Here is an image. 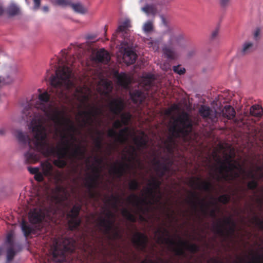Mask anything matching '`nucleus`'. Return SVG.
Instances as JSON below:
<instances>
[{
	"mask_svg": "<svg viewBox=\"0 0 263 263\" xmlns=\"http://www.w3.org/2000/svg\"><path fill=\"white\" fill-rule=\"evenodd\" d=\"M21 229L25 237L29 236L34 231V228L27 223L25 220H23L21 223Z\"/></svg>",
	"mask_w": 263,
	"mask_h": 263,
	"instance_id": "nucleus-32",
	"label": "nucleus"
},
{
	"mask_svg": "<svg viewBox=\"0 0 263 263\" xmlns=\"http://www.w3.org/2000/svg\"><path fill=\"white\" fill-rule=\"evenodd\" d=\"M129 165L127 163H120L118 166L116 165L112 166L111 172L117 178H120L126 173L127 170L129 168Z\"/></svg>",
	"mask_w": 263,
	"mask_h": 263,
	"instance_id": "nucleus-23",
	"label": "nucleus"
},
{
	"mask_svg": "<svg viewBox=\"0 0 263 263\" xmlns=\"http://www.w3.org/2000/svg\"><path fill=\"white\" fill-rule=\"evenodd\" d=\"M250 115L254 117L260 119L263 116V108L258 104L253 105L250 108Z\"/></svg>",
	"mask_w": 263,
	"mask_h": 263,
	"instance_id": "nucleus-30",
	"label": "nucleus"
},
{
	"mask_svg": "<svg viewBox=\"0 0 263 263\" xmlns=\"http://www.w3.org/2000/svg\"><path fill=\"white\" fill-rule=\"evenodd\" d=\"M218 163L220 165L218 168L219 175H216V179L218 181L223 180L225 181L231 182L243 176V178H250L254 179V175L252 171L247 172L243 166L237 161L232 162L231 157H227L224 161L219 159Z\"/></svg>",
	"mask_w": 263,
	"mask_h": 263,
	"instance_id": "nucleus-4",
	"label": "nucleus"
},
{
	"mask_svg": "<svg viewBox=\"0 0 263 263\" xmlns=\"http://www.w3.org/2000/svg\"><path fill=\"white\" fill-rule=\"evenodd\" d=\"M95 60L98 62L107 64L110 61V56L104 49H101L97 52Z\"/></svg>",
	"mask_w": 263,
	"mask_h": 263,
	"instance_id": "nucleus-26",
	"label": "nucleus"
},
{
	"mask_svg": "<svg viewBox=\"0 0 263 263\" xmlns=\"http://www.w3.org/2000/svg\"><path fill=\"white\" fill-rule=\"evenodd\" d=\"M81 209L80 204H76L67 214V216L69 218L68 224L70 230L76 229L80 226L81 220L79 216Z\"/></svg>",
	"mask_w": 263,
	"mask_h": 263,
	"instance_id": "nucleus-16",
	"label": "nucleus"
},
{
	"mask_svg": "<svg viewBox=\"0 0 263 263\" xmlns=\"http://www.w3.org/2000/svg\"><path fill=\"white\" fill-rule=\"evenodd\" d=\"M41 166L43 174L45 176H50L52 175L53 166L48 161L42 162L41 163Z\"/></svg>",
	"mask_w": 263,
	"mask_h": 263,
	"instance_id": "nucleus-31",
	"label": "nucleus"
},
{
	"mask_svg": "<svg viewBox=\"0 0 263 263\" xmlns=\"http://www.w3.org/2000/svg\"><path fill=\"white\" fill-rule=\"evenodd\" d=\"M93 159L95 162L98 164H101L103 162L102 159L99 158L98 156H95Z\"/></svg>",
	"mask_w": 263,
	"mask_h": 263,
	"instance_id": "nucleus-63",
	"label": "nucleus"
},
{
	"mask_svg": "<svg viewBox=\"0 0 263 263\" xmlns=\"http://www.w3.org/2000/svg\"><path fill=\"white\" fill-rule=\"evenodd\" d=\"M97 134L99 136L95 139V146L98 150H101L102 148V134L100 131H97Z\"/></svg>",
	"mask_w": 263,
	"mask_h": 263,
	"instance_id": "nucleus-41",
	"label": "nucleus"
},
{
	"mask_svg": "<svg viewBox=\"0 0 263 263\" xmlns=\"http://www.w3.org/2000/svg\"><path fill=\"white\" fill-rule=\"evenodd\" d=\"M130 148H131L132 151H128V153L129 154L131 159H134V157L136 154V149L133 146H131Z\"/></svg>",
	"mask_w": 263,
	"mask_h": 263,
	"instance_id": "nucleus-55",
	"label": "nucleus"
},
{
	"mask_svg": "<svg viewBox=\"0 0 263 263\" xmlns=\"http://www.w3.org/2000/svg\"><path fill=\"white\" fill-rule=\"evenodd\" d=\"M44 108L49 122L52 121L55 124L56 130H58V127H66L68 132L72 133L70 135L71 139L73 141H76L77 138L73 133H75L77 129L71 120L65 117V109L53 108L51 106L44 107Z\"/></svg>",
	"mask_w": 263,
	"mask_h": 263,
	"instance_id": "nucleus-7",
	"label": "nucleus"
},
{
	"mask_svg": "<svg viewBox=\"0 0 263 263\" xmlns=\"http://www.w3.org/2000/svg\"><path fill=\"white\" fill-rule=\"evenodd\" d=\"M153 161L154 165L156 166V171L160 178L163 177L166 173L170 172L171 163L170 165L164 162H161L156 158H154Z\"/></svg>",
	"mask_w": 263,
	"mask_h": 263,
	"instance_id": "nucleus-22",
	"label": "nucleus"
},
{
	"mask_svg": "<svg viewBox=\"0 0 263 263\" xmlns=\"http://www.w3.org/2000/svg\"><path fill=\"white\" fill-rule=\"evenodd\" d=\"M253 223H254L260 229L263 230V220L260 219L258 216H255L252 218Z\"/></svg>",
	"mask_w": 263,
	"mask_h": 263,
	"instance_id": "nucleus-47",
	"label": "nucleus"
},
{
	"mask_svg": "<svg viewBox=\"0 0 263 263\" xmlns=\"http://www.w3.org/2000/svg\"><path fill=\"white\" fill-rule=\"evenodd\" d=\"M253 44L252 43L246 42L243 45L240 54L243 55L249 54L253 51Z\"/></svg>",
	"mask_w": 263,
	"mask_h": 263,
	"instance_id": "nucleus-37",
	"label": "nucleus"
},
{
	"mask_svg": "<svg viewBox=\"0 0 263 263\" xmlns=\"http://www.w3.org/2000/svg\"><path fill=\"white\" fill-rule=\"evenodd\" d=\"M218 34V29H216L215 30H214L211 35V37L213 39H214L217 37Z\"/></svg>",
	"mask_w": 263,
	"mask_h": 263,
	"instance_id": "nucleus-64",
	"label": "nucleus"
},
{
	"mask_svg": "<svg viewBox=\"0 0 263 263\" xmlns=\"http://www.w3.org/2000/svg\"><path fill=\"white\" fill-rule=\"evenodd\" d=\"M17 72V68L15 65L7 67L6 68V76L3 78L4 83L10 84L12 83Z\"/></svg>",
	"mask_w": 263,
	"mask_h": 263,
	"instance_id": "nucleus-24",
	"label": "nucleus"
},
{
	"mask_svg": "<svg viewBox=\"0 0 263 263\" xmlns=\"http://www.w3.org/2000/svg\"><path fill=\"white\" fill-rule=\"evenodd\" d=\"M191 199L189 201L195 210H196L197 205H199L202 213L206 215L208 213V205L205 203L203 199H200L198 195L195 192H190Z\"/></svg>",
	"mask_w": 263,
	"mask_h": 263,
	"instance_id": "nucleus-20",
	"label": "nucleus"
},
{
	"mask_svg": "<svg viewBox=\"0 0 263 263\" xmlns=\"http://www.w3.org/2000/svg\"><path fill=\"white\" fill-rule=\"evenodd\" d=\"M127 201L136 208V213L139 215V219L141 221L145 220L143 215L149 211L148 208L144 205L154 204V201H148L145 198H140L135 194H132L129 196L127 198Z\"/></svg>",
	"mask_w": 263,
	"mask_h": 263,
	"instance_id": "nucleus-12",
	"label": "nucleus"
},
{
	"mask_svg": "<svg viewBox=\"0 0 263 263\" xmlns=\"http://www.w3.org/2000/svg\"><path fill=\"white\" fill-rule=\"evenodd\" d=\"M71 7L73 9L77 12L84 13L86 12V9L81 4H72Z\"/></svg>",
	"mask_w": 263,
	"mask_h": 263,
	"instance_id": "nucleus-42",
	"label": "nucleus"
},
{
	"mask_svg": "<svg viewBox=\"0 0 263 263\" xmlns=\"http://www.w3.org/2000/svg\"><path fill=\"white\" fill-rule=\"evenodd\" d=\"M44 175L41 172H39L34 175V179L38 182H42L44 180Z\"/></svg>",
	"mask_w": 263,
	"mask_h": 263,
	"instance_id": "nucleus-53",
	"label": "nucleus"
},
{
	"mask_svg": "<svg viewBox=\"0 0 263 263\" xmlns=\"http://www.w3.org/2000/svg\"><path fill=\"white\" fill-rule=\"evenodd\" d=\"M73 243L69 239H65L63 241L62 246L56 243L52 247V255L53 260L57 263L63 262L66 258L65 253L67 252H72L73 250Z\"/></svg>",
	"mask_w": 263,
	"mask_h": 263,
	"instance_id": "nucleus-10",
	"label": "nucleus"
},
{
	"mask_svg": "<svg viewBox=\"0 0 263 263\" xmlns=\"http://www.w3.org/2000/svg\"><path fill=\"white\" fill-rule=\"evenodd\" d=\"M124 125L122 124V122L120 120H116L113 123V127L115 129L120 128Z\"/></svg>",
	"mask_w": 263,
	"mask_h": 263,
	"instance_id": "nucleus-54",
	"label": "nucleus"
},
{
	"mask_svg": "<svg viewBox=\"0 0 263 263\" xmlns=\"http://www.w3.org/2000/svg\"><path fill=\"white\" fill-rule=\"evenodd\" d=\"M93 174L88 175L85 179L84 185L88 190V195L90 198H96L97 194L94 192L99 185V179L100 177V173L97 167L93 168Z\"/></svg>",
	"mask_w": 263,
	"mask_h": 263,
	"instance_id": "nucleus-13",
	"label": "nucleus"
},
{
	"mask_svg": "<svg viewBox=\"0 0 263 263\" xmlns=\"http://www.w3.org/2000/svg\"><path fill=\"white\" fill-rule=\"evenodd\" d=\"M161 182L160 180L156 178H153L151 180L149 181L148 187L146 190V193L152 197L154 199L155 197V190L159 189Z\"/></svg>",
	"mask_w": 263,
	"mask_h": 263,
	"instance_id": "nucleus-25",
	"label": "nucleus"
},
{
	"mask_svg": "<svg viewBox=\"0 0 263 263\" xmlns=\"http://www.w3.org/2000/svg\"><path fill=\"white\" fill-rule=\"evenodd\" d=\"M134 143L138 149L146 148L147 147V140L143 137H136L134 139Z\"/></svg>",
	"mask_w": 263,
	"mask_h": 263,
	"instance_id": "nucleus-33",
	"label": "nucleus"
},
{
	"mask_svg": "<svg viewBox=\"0 0 263 263\" xmlns=\"http://www.w3.org/2000/svg\"><path fill=\"white\" fill-rule=\"evenodd\" d=\"M101 113V110L100 108L92 106L91 109L88 110L81 111L79 112V115L84 118L81 121V126L85 127L86 126L92 125L93 122V118L97 117Z\"/></svg>",
	"mask_w": 263,
	"mask_h": 263,
	"instance_id": "nucleus-15",
	"label": "nucleus"
},
{
	"mask_svg": "<svg viewBox=\"0 0 263 263\" xmlns=\"http://www.w3.org/2000/svg\"><path fill=\"white\" fill-rule=\"evenodd\" d=\"M98 224L101 228L104 234L107 235L110 240L121 238L122 235L118 228H114V221L106 219L102 216L98 218Z\"/></svg>",
	"mask_w": 263,
	"mask_h": 263,
	"instance_id": "nucleus-9",
	"label": "nucleus"
},
{
	"mask_svg": "<svg viewBox=\"0 0 263 263\" xmlns=\"http://www.w3.org/2000/svg\"><path fill=\"white\" fill-rule=\"evenodd\" d=\"M28 170L31 174H33L34 175L39 172V168L37 167H28Z\"/></svg>",
	"mask_w": 263,
	"mask_h": 263,
	"instance_id": "nucleus-56",
	"label": "nucleus"
},
{
	"mask_svg": "<svg viewBox=\"0 0 263 263\" xmlns=\"http://www.w3.org/2000/svg\"><path fill=\"white\" fill-rule=\"evenodd\" d=\"M223 223L225 225L229 226L230 227L233 225H235V222L232 219L231 217H228L224 219L223 221Z\"/></svg>",
	"mask_w": 263,
	"mask_h": 263,
	"instance_id": "nucleus-52",
	"label": "nucleus"
},
{
	"mask_svg": "<svg viewBox=\"0 0 263 263\" xmlns=\"http://www.w3.org/2000/svg\"><path fill=\"white\" fill-rule=\"evenodd\" d=\"M51 192L53 194L51 198L55 203H50L46 207L35 208L30 211L29 219L31 223L36 224L43 220L46 222L53 221L59 210V205L63 204L68 200L69 194L65 187L57 185Z\"/></svg>",
	"mask_w": 263,
	"mask_h": 263,
	"instance_id": "nucleus-3",
	"label": "nucleus"
},
{
	"mask_svg": "<svg viewBox=\"0 0 263 263\" xmlns=\"http://www.w3.org/2000/svg\"><path fill=\"white\" fill-rule=\"evenodd\" d=\"M236 224L231 226H229L228 233L231 234H233L235 232Z\"/></svg>",
	"mask_w": 263,
	"mask_h": 263,
	"instance_id": "nucleus-60",
	"label": "nucleus"
},
{
	"mask_svg": "<svg viewBox=\"0 0 263 263\" xmlns=\"http://www.w3.org/2000/svg\"><path fill=\"white\" fill-rule=\"evenodd\" d=\"M140 187V184L136 180H132L129 183V189L132 191H136Z\"/></svg>",
	"mask_w": 263,
	"mask_h": 263,
	"instance_id": "nucleus-45",
	"label": "nucleus"
},
{
	"mask_svg": "<svg viewBox=\"0 0 263 263\" xmlns=\"http://www.w3.org/2000/svg\"><path fill=\"white\" fill-rule=\"evenodd\" d=\"M57 4L61 6H66L69 4L67 0H57Z\"/></svg>",
	"mask_w": 263,
	"mask_h": 263,
	"instance_id": "nucleus-59",
	"label": "nucleus"
},
{
	"mask_svg": "<svg viewBox=\"0 0 263 263\" xmlns=\"http://www.w3.org/2000/svg\"><path fill=\"white\" fill-rule=\"evenodd\" d=\"M129 21L128 20H126L124 22L122 23V24L119 25L116 30L117 33L119 32H124L125 33H127L126 30L128 27H130L129 26Z\"/></svg>",
	"mask_w": 263,
	"mask_h": 263,
	"instance_id": "nucleus-40",
	"label": "nucleus"
},
{
	"mask_svg": "<svg viewBox=\"0 0 263 263\" xmlns=\"http://www.w3.org/2000/svg\"><path fill=\"white\" fill-rule=\"evenodd\" d=\"M130 96L132 101L136 104H142L145 98L144 93L139 90L130 92Z\"/></svg>",
	"mask_w": 263,
	"mask_h": 263,
	"instance_id": "nucleus-27",
	"label": "nucleus"
},
{
	"mask_svg": "<svg viewBox=\"0 0 263 263\" xmlns=\"http://www.w3.org/2000/svg\"><path fill=\"white\" fill-rule=\"evenodd\" d=\"M6 242L9 245V247H14L13 234L12 232L9 233L7 234Z\"/></svg>",
	"mask_w": 263,
	"mask_h": 263,
	"instance_id": "nucleus-49",
	"label": "nucleus"
},
{
	"mask_svg": "<svg viewBox=\"0 0 263 263\" xmlns=\"http://www.w3.org/2000/svg\"><path fill=\"white\" fill-rule=\"evenodd\" d=\"M15 255L13 247H9L7 251V260L8 261L12 260Z\"/></svg>",
	"mask_w": 263,
	"mask_h": 263,
	"instance_id": "nucleus-43",
	"label": "nucleus"
},
{
	"mask_svg": "<svg viewBox=\"0 0 263 263\" xmlns=\"http://www.w3.org/2000/svg\"><path fill=\"white\" fill-rule=\"evenodd\" d=\"M19 8L14 4L10 5L7 9V13L10 16H14L20 13Z\"/></svg>",
	"mask_w": 263,
	"mask_h": 263,
	"instance_id": "nucleus-38",
	"label": "nucleus"
},
{
	"mask_svg": "<svg viewBox=\"0 0 263 263\" xmlns=\"http://www.w3.org/2000/svg\"><path fill=\"white\" fill-rule=\"evenodd\" d=\"M190 185L196 187L199 190H202L207 192H211L213 189V186L210 181H203L200 177L193 178L190 181Z\"/></svg>",
	"mask_w": 263,
	"mask_h": 263,
	"instance_id": "nucleus-19",
	"label": "nucleus"
},
{
	"mask_svg": "<svg viewBox=\"0 0 263 263\" xmlns=\"http://www.w3.org/2000/svg\"><path fill=\"white\" fill-rule=\"evenodd\" d=\"M50 145L54 148L55 151L53 154L47 155L43 152L40 151L36 147L32 146L29 147V151L25 154V161L27 163H35L38 162L42 154L46 157L50 156H56L57 159L53 161L54 165L60 168H64L67 164L66 158L73 161L82 160L85 158L86 148L82 147L81 145L74 144L73 142L70 143L69 140H66V147L62 148H58Z\"/></svg>",
	"mask_w": 263,
	"mask_h": 263,
	"instance_id": "nucleus-2",
	"label": "nucleus"
},
{
	"mask_svg": "<svg viewBox=\"0 0 263 263\" xmlns=\"http://www.w3.org/2000/svg\"><path fill=\"white\" fill-rule=\"evenodd\" d=\"M129 133V128L125 127L121 129L118 133L117 142L120 144H124L128 140V136Z\"/></svg>",
	"mask_w": 263,
	"mask_h": 263,
	"instance_id": "nucleus-29",
	"label": "nucleus"
},
{
	"mask_svg": "<svg viewBox=\"0 0 263 263\" xmlns=\"http://www.w3.org/2000/svg\"><path fill=\"white\" fill-rule=\"evenodd\" d=\"M105 216L106 217V218H105L106 219H109L110 220H111V218H113L114 215L113 213L109 210H108L105 214Z\"/></svg>",
	"mask_w": 263,
	"mask_h": 263,
	"instance_id": "nucleus-58",
	"label": "nucleus"
},
{
	"mask_svg": "<svg viewBox=\"0 0 263 263\" xmlns=\"http://www.w3.org/2000/svg\"><path fill=\"white\" fill-rule=\"evenodd\" d=\"M122 216L128 221L132 222H136L137 221V216L132 213L127 209L123 208L121 211Z\"/></svg>",
	"mask_w": 263,
	"mask_h": 263,
	"instance_id": "nucleus-34",
	"label": "nucleus"
},
{
	"mask_svg": "<svg viewBox=\"0 0 263 263\" xmlns=\"http://www.w3.org/2000/svg\"><path fill=\"white\" fill-rule=\"evenodd\" d=\"M143 12L145 13L147 15H152L155 16L157 13V9L154 5H146L144 7L142 8Z\"/></svg>",
	"mask_w": 263,
	"mask_h": 263,
	"instance_id": "nucleus-36",
	"label": "nucleus"
},
{
	"mask_svg": "<svg viewBox=\"0 0 263 263\" xmlns=\"http://www.w3.org/2000/svg\"><path fill=\"white\" fill-rule=\"evenodd\" d=\"M199 113L203 119L209 120L212 123L218 121L219 115V112L204 105H201L199 109Z\"/></svg>",
	"mask_w": 263,
	"mask_h": 263,
	"instance_id": "nucleus-17",
	"label": "nucleus"
},
{
	"mask_svg": "<svg viewBox=\"0 0 263 263\" xmlns=\"http://www.w3.org/2000/svg\"><path fill=\"white\" fill-rule=\"evenodd\" d=\"M120 200L121 198L119 196L111 195L110 198L107 200V202L108 203L111 204L114 208H117L118 203L120 202Z\"/></svg>",
	"mask_w": 263,
	"mask_h": 263,
	"instance_id": "nucleus-39",
	"label": "nucleus"
},
{
	"mask_svg": "<svg viewBox=\"0 0 263 263\" xmlns=\"http://www.w3.org/2000/svg\"><path fill=\"white\" fill-rule=\"evenodd\" d=\"M70 59H68L67 54L63 55V59H56L58 64H65L58 67L55 66V75L52 74L50 80L51 86L50 94L47 91L41 93V89H38L40 92L39 99L41 103L37 107V111H34L30 107H25L23 110V114L26 116L27 121L31 120L30 128L34 134L33 138H30L21 130H17L15 134L19 142L23 144L28 143L29 147L34 146L47 155L53 154L55 149L47 139V132H52V124L49 122L44 107L51 106L53 108H59L49 103L51 96L67 103L74 99L79 100L80 95L82 93V89L77 86V79L72 73L75 58L72 57Z\"/></svg>",
	"mask_w": 263,
	"mask_h": 263,
	"instance_id": "nucleus-1",
	"label": "nucleus"
},
{
	"mask_svg": "<svg viewBox=\"0 0 263 263\" xmlns=\"http://www.w3.org/2000/svg\"><path fill=\"white\" fill-rule=\"evenodd\" d=\"M34 1V7L33 9L34 10H37L39 9L40 6V0H33Z\"/></svg>",
	"mask_w": 263,
	"mask_h": 263,
	"instance_id": "nucleus-62",
	"label": "nucleus"
},
{
	"mask_svg": "<svg viewBox=\"0 0 263 263\" xmlns=\"http://www.w3.org/2000/svg\"><path fill=\"white\" fill-rule=\"evenodd\" d=\"M260 33V30L259 28H257L255 30L254 33V37L256 40H257L259 38V36Z\"/></svg>",
	"mask_w": 263,
	"mask_h": 263,
	"instance_id": "nucleus-61",
	"label": "nucleus"
},
{
	"mask_svg": "<svg viewBox=\"0 0 263 263\" xmlns=\"http://www.w3.org/2000/svg\"><path fill=\"white\" fill-rule=\"evenodd\" d=\"M224 224L220 220L213 226V231L217 235L223 236L225 235V232L223 230Z\"/></svg>",
	"mask_w": 263,
	"mask_h": 263,
	"instance_id": "nucleus-35",
	"label": "nucleus"
},
{
	"mask_svg": "<svg viewBox=\"0 0 263 263\" xmlns=\"http://www.w3.org/2000/svg\"><path fill=\"white\" fill-rule=\"evenodd\" d=\"M153 24L151 21H147L143 25V30L145 32H149L153 30Z\"/></svg>",
	"mask_w": 263,
	"mask_h": 263,
	"instance_id": "nucleus-46",
	"label": "nucleus"
},
{
	"mask_svg": "<svg viewBox=\"0 0 263 263\" xmlns=\"http://www.w3.org/2000/svg\"><path fill=\"white\" fill-rule=\"evenodd\" d=\"M183 41V39L181 36L171 35L167 44L165 45L162 48L165 57L170 60L176 59L177 57L176 50L181 46Z\"/></svg>",
	"mask_w": 263,
	"mask_h": 263,
	"instance_id": "nucleus-11",
	"label": "nucleus"
},
{
	"mask_svg": "<svg viewBox=\"0 0 263 263\" xmlns=\"http://www.w3.org/2000/svg\"><path fill=\"white\" fill-rule=\"evenodd\" d=\"M230 199H231V196H230V195H229L228 194H223V195H220L218 198V201L219 202H220L222 204H226L230 202Z\"/></svg>",
	"mask_w": 263,
	"mask_h": 263,
	"instance_id": "nucleus-44",
	"label": "nucleus"
},
{
	"mask_svg": "<svg viewBox=\"0 0 263 263\" xmlns=\"http://www.w3.org/2000/svg\"><path fill=\"white\" fill-rule=\"evenodd\" d=\"M173 69L175 72L180 75L184 74L185 72V69L184 68L180 67V65L173 66Z\"/></svg>",
	"mask_w": 263,
	"mask_h": 263,
	"instance_id": "nucleus-50",
	"label": "nucleus"
},
{
	"mask_svg": "<svg viewBox=\"0 0 263 263\" xmlns=\"http://www.w3.org/2000/svg\"><path fill=\"white\" fill-rule=\"evenodd\" d=\"M114 77L117 79V84L122 87L127 89L131 83V79L129 76L124 72L119 73L116 71Z\"/></svg>",
	"mask_w": 263,
	"mask_h": 263,
	"instance_id": "nucleus-21",
	"label": "nucleus"
},
{
	"mask_svg": "<svg viewBox=\"0 0 263 263\" xmlns=\"http://www.w3.org/2000/svg\"><path fill=\"white\" fill-rule=\"evenodd\" d=\"M132 242L136 249L141 251H144L148 242V238L143 233L136 232L132 239Z\"/></svg>",
	"mask_w": 263,
	"mask_h": 263,
	"instance_id": "nucleus-18",
	"label": "nucleus"
},
{
	"mask_svg": "<svg viewBox=\"0 0 263 263\" xmlns=\"http://www.w3.org/2000/svg\"><path fill=\"white\" fill-rule=\"evenodd\" d=\"M231 0H220V3L222 7H226L228 6Z\"/></svg>",
	"mask_w": 263,
	"mask_h": 263,
	"instance_id": "nucleus-57",
	"label": "nucleus"
},
{
	"mask_svg": "<svg viewBox=\"0 0 263 263\" xmlns=\"http://www.w3.org/2000/svg\"><path fill=\"white\" fill-rule=\"evenodd\" d=\"M219 117L222 115V116L229 120L233 119L236 115L234 108L230 105L225 106L221 112H219Z\"/></svg>",
	"mask_w": 263,
	"mask_h": 263,
	"instance_id": "nucleus-28",
	"label": "nucleus"
},
{
	"mask_svg": "<svg viewBox=\"0 0 263 263\" xmlns=\"http://www.w3.org/2000/svg\"><path fill=\"white\" fill-rule=\"evenodd\" d=\"M110 111L114 115L121 116L120 121L124 126H127L132 119V115L129 112L122 113L124 108L123 100L119 98L112 99L108 103Z\"/></svg>",
	"mask_w": 263,
	"mask_h": 263,
	"instance_id": "nucleus-8",
	"label": "nucleus"
},
{
	"mask_svg": "<svg viewBox=\"0 0 263 263\" xmlns=\"http://www.w3.org/2000/svg\"><path fill=\"white\" fill-rule=\"evenodd\" d=\"M156 233L159 235L158 238V241L161 243L168 245L170 250L174 252L176 255L185 256L184 248L192 253H195L199 250L197 245L190 243L187 241L182 240L180 237L178 241L176 242L170 237L169 231L166 228L159 229Z\"/></svg>",
	"mask_w": 263,
	"mask_h": 263,
	"instance_id": "nucleus-6",
	"label": "nucleus"
},
{
	"mask_svg": "<svg viewBox=\"0 0 263 263\" xmlns=\"http://www.w3.org/2000/svg\"><path fill=\"white\" fill-rule=\"evenodd\" d=\"M192 130V121L189 115L186 112H183L177 118L170 128L172 136L168 137L165 141L166 148L167 151L170 153L173 152L175 145L174 138H182L185 139L191 134Z\"/></svg>",
	"mask_w": 263,
	"mask_h": 263,
	"instance_id": "nucleus-5",
	"label": "nucleus"
},
{
	"mask_svg": "<svg viewBox=\"0 0 263 263\" xmlns=\"http://www.w3.org/2000/svg\"><path fill=\"white\" fill-rule=\"evenodd\" d=\"M258 185V182L256 180L253 179L248 183L247 187L249 190H254L257 187Z\"/></svg>",
	"mask_w": 263,
	"mask_h": 263,
	"instance_id": "nucleus-48",
	"label": "nucleus"
},
{
	"mask_svg": "<svg viewBox=\"0 0 263 263\" xmlns=\"http://www.w3.org/2000/svg\"><path fill=\"white\" fill-rule=\"evenodd\" d=\"M122 48L124 50L123 60L127 65L134 64L137 59V55L133 50V44L130 41L125 39L121 43Z\"/></svg>",
	"mask_w": 263,
	"mask_h": 263,
	"instance_id": "nucleus-14",
	"label": "nucleus"
},
{
	"mask_svg": "<svg viewBox=\"0 0 263 263\" xmlns=\"http://www.w3.org/2000/svg\"><path fill=\"white\" fill-rule=\"evenodd\" d=\"M118 135V133L112 128L109 129L108 131V137L115 138L116 142H117Z\"/></svg>",
	"mask_w": 263,
	"mask_h": 263,
	"instance_id": "nucleus-51",
	"label": "nucleus"
}]
</instances>
